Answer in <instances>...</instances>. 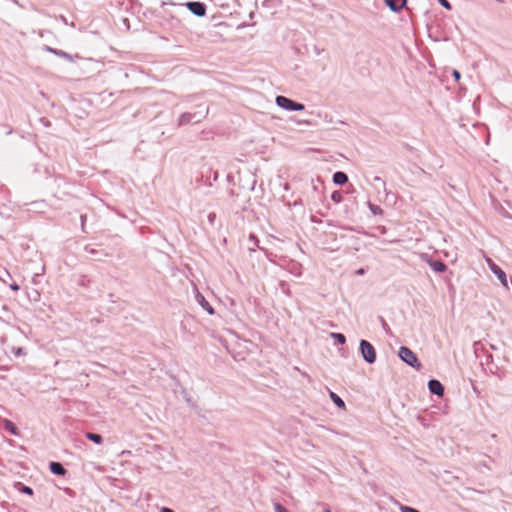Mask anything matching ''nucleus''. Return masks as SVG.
<instances>
[{
    "instance_id": "a878e982",
    "label": "nucleus",
    "mask_w": 512,
    "mask_h": 512,
    "mask_svg": "<svg viewBox=\"0 0 512 512\" xmlns=\"http://www.w3.org/2000/svg\"><path fill=\"white\" fill-rule=\"evenodd\" d=\"M44 271H45V267H44V266H42L41 273H35V274H34V276H33V278H32V281H33V283H34V284H37V278H38L40 275H42V274L44 273Z\"/></svg>"
},
{
    "instance_id": "473e14b6",
    "label": "nucleus",
    "mask_w": 512,
    "mask_h": 512,
    "mask_svg": "<svg viewBox=\"0 0 512 512\" xmlns=\"http://www.w3.org/2000/svg\"><path fill=\"white\" fill-rule=\"evenodd\" d=\"M45 50L50 52V53H53V51H56V48H52V47H49V46H45Z\"/></svg>"
},
{
    "instance_id": "2f4dec72",
    "label": "nucleus",
    "mask_w": 512,
    "mask_h": 512,
    "mask_svg": "<svg viewBox=\"0 0 512 512\" xmlns=\"http://www.w3.org/2000/svg\"><path fill=\"white\" fill-rule=\"evenodd\" d=\"M160 512H174L172 509L168 508V507H162L160 509Z\"/></svg>"
},
{
    "instance_id": "ddd939ff",
    "label": "nucleus",
    "mask_w": 512,
    "mask_h": 512,
    "mask_svg": "<svg viewBox=\"0 0 512 512\" xmlns=\"http://www.w3.org/2000/svg\"><path fill=\"white\" fill-rule=\"evenodd\" d=\"M329 396L332 400V402L338 407V408H341V409H344L345 408V402L343 401V399L337 395L336 393H334L333 391H330L329 393Z\"/></svg>"
},
{
    "instance_id": "c85d7f7f",
    "label": "nucleus",
    "mask_w": 512,
    "mask_h": 512,
    "mask_svg": "<svg viewBox=\"0 0 512 512\" xmlns=\"http://www.w3.org/2000/svg\"><path fill=\"white\" fill-rule=\"evenodd\" d=\"M208 172H209V173H212V170H211V169H208ZM212 178H213V181H214V182H215V181H217V179H218V172H217V171H214V172H213Z\"/></svg>"
},
{
    "instance_id": "39448f33",
    "label": "nucleus",
    "mask_w": 512,
    "mask_h": 512,
    "mask_svg": "<svg viewBox=\"0 0 512 512\" xmlns=\"http://www.w3.org/2000/svg\"><path fill=\"white\" fill-rule=\"evenodd\" d=\"M188 9L196 16L202 17L206 14V6L201 2L191 1L187 4Z\"/></svg>"
},
{
    "instance_id": "2eb2a0df",
    "label": "nucleus",
    "mask_w": 512,
    "mask_h": 512,
    "mask_svg": "<svg viewBox=\"0 0 512 512\" xmlns=\"http://www.w3.org/2000/svg\"><path fill=\"white\" fill-rule=\"evenodd\" d=\"M86 437L95 444H101L103 442L102 436L97 433L87 432Z\"/></svg>"
},
{
    "instance_id": "c9c22d12",
    "label": "nucleus",
    "mask_w": 512,
    "mask_h": 512,
    "mask_svg": "<svg viewBox=\"0 0 512 512\" xmlns=\"http://www.w3.org/2000/svg\"><path fill=\"white\" fill-rule=\"evenodd\" d=\"M323 512H332L331 509L329 507H325Z\"/></svg>"
},
{
    "instance_id": "1a4fd4ad",
    "label": "nucleus",
    "mask_w": 512,
    "mask_h": 512,
    "mask_svg": "<svg viewBox=\"0 0 512 512\" xmlns=\"http://www.w3.org/2000/svg\"><path fill=\"white\" fill-rule=\"evenodd\" d=\"M385 3L392 11L398 12L405 6L406 0H385Z\"/></svg>"
},
{
    "instance_id": "58836bf2",
    "label": "nucleus",
    "mask_w": 512,
    "mask_h": 512,
    "mask_svg": "<svg viewBox=\"0 0 512 512\" xmlns=\"http://www.w3.org/2000/svg\"><path fill=\"white\" fill-rule=\"evenodd\" d=\"M511 285H512V277H511Z\"/></svg>"
},
{
    "instance_id": "393cba45",
    "label": "nucleus",
    "mask_w": 512,
    "mask_h": 512,
    "mask_svg": "<svg viewBox=\"0 0 512 512\" xmlns=\"http://www.w3.org/2000/svg\"><path fill=\"white\" fill-rule=\"evenodd\" d=\"M441 6H443L447 10H451L452 6L448 0H438Z\"/></svg>"
},
{
    "instance_id": "f3484780",
    "label": "nucleus",
    "mask_w": 512,
    "mask_h": 512,
    "mask_svg": "<svg viewBox=\"0 0 512 512\" xmlns=\"http://www.w3.org/2000/svg\"><path fill=\"white\" fill-rule=\"evenodd\" d=\"M368 208L370 212L375 216L383 214V209L380 206L375 205L371 202H368Z\"/></svg>"
},
{
    "instance_id": "9b49d317",
    "label": "nucleus",
    "mask_w": 512,
    "mask_h": 512,
    "mask_svg": "<svg viewBox=\"0 0 512 512\" xmlns=\"http://www.w3.org/2000/svg\"><path fill=\"white\" fill-rule=\"evenodd\" d=\"M194 117H195L194 114H192L190 112H185V113L180 115V117L178 119V124L180 126H182V125H187V124L194 123Z\"/></svg>"
},
{
    "instance_id": "4c0bfd02",
    "label": "nucleus",
    "mask_w": 512,
    "mask_h": 512,
    "mask_svg": "<svg viewBox=\"0 0 512 512\" xmlns=\"http://www.w3.org/2000/svg\"><path fill=\"white\" fill-rule=\"evenodd\" d=\"M496 1L499 2V3H504L505 2V0H496Z\"/></svg>"
},
{
    "instance_id": "5701e85b",
    "label": "nucleus",
    "mask_w": 512,
    "mask_h": 512,
    "mask_svg": "<svg viewBox=\"0 0 512 512\" xmlns=\"http://www.w3.org/2000/svg\"><path fill=\"white\" fill-rule=\"evenodd\" d=\"M400 511L401 512H420L419 510L413 508V507H410V506H405V505H401L400 506Z\"/></svg>"
},
{
    "instance_id": "412c9836",
    "label": "nucleus",
    "mask_w": 512,
    "mask_h": 512,
    "mask_svg": "<svg viewBox=\"0 0 512 512\" xmlns=\"http://www.w3.org/2000/svg\"><path fill=\"white\" fill-rule=\"evenodd\" d=\"M5 426H6V428H7L11 433H13V434H17V432H16V431H17V428L15 427V425H14L11 421L6 420V421H5Z\"/></svg>"
},
{
    "instance_id": "cd10ccee",
    "label": "nucleus",
    "mask_w": 512,
    "mask_h": 512,
    "mask_svg": "<svg viewBox=\"0 0 512 512\" xmlns=\"http://www.w3.org/2000/svg\"><path fill=\"white\" fill-rule=\"evenodd\" d=\"M14 353H15V355H17V356H20V355H24V354H25L24 349H23V348H21V347L14 349Z\"/></svg>"
},
{
    "instance_id": "e433bc0d",
    "label": "nucleus",
    "mask_w": 512,
    "mask_h": 512,
    "mask_svg": "<svg viewBox=\"0 0 512 512\" xmlns=\"http://www.w3.org/2000/svg\"><path fill=\"white\" fill-rule=\"evenodd\" d=\"M214 217H215V214H210V215H209V219H210V221H212Z\"/></svg>"
},
{
    "instance_id": "a211bd4d",
    "label": "nucleus",
    "mask_w": 512,
    "mask_h": 512,
    "mask_svg": "<svg viewBox=\"0 0 512 512\" xmlns=\"http://www.w3.org/2000/svg\"><path fill=\"white\" fill-rule=\"evenodd\" d=\"M53 54L58 56V57H61V58H64L70 62L73 61V56L68 54L67 52L63 51V50H59V49H56V51H53Z\"/></svg>"
},
{
    "instance_id": "9d476101",
    "label": "nucleus",
    "mask_w": 512,
    "mask_h": 512,
    "mask_svg": "<svg viewBox=\"0 0 512 512\" xmlns=\"http://www.w3.org/2000/svg\"><path fill=\"white\" fill-rule=\"evenodd\" d=\"M348 181V176L342 171H337L333 174V182L336 185H344Z\"/></svg>"
},
{
    "instance_id": "f704fd0d",
    "label": "nucleus",
    "mask_w": 512,
    "mask_h": 512,
    "mask_svg": "<svg viewBox=\"0 0 512 512\" xmlns=\"http://www.w3.org/2000/svg\"><path fill=\"white\" fill-rule=\"evenodd\" d=\"M85 218H86V216H85V215H82V216H81V221H82V227L84 226V221H85Z\"/></svg>"
},
{
    "instance_id": "f03ea898",
    "label": "nucleus",
    "mask_w": 512,
    "mask_h": 512,
    "mask_svg": "<svg viewBox=\"0 0 512 512\" xmlns=\"http://www.w3.org/2000/svg\"><path fill=\"white\" fill-rule=\"evenodd\" d=\"M275 102L278 107L287 111H303L305 109L302 103L295 102L282 95L277 96Z\"/></svg>"
},
{
    "instance_id": "f257e3e1",
    "label": "nucleus",
    "mask_w": 512,
    "mask_h": 512,
    "mask_svg": "<svg viewBox=\"0 0 512 512\" xmlns=\"http://www.w3.org/2000/svg\"><path fill=\"white\" fill-rule=\"evenodd\" d=\"M399 358L408 366L420 370L422 365L419 362L416 354L408 347L401 346L398 351Z\"/></svg>"
},
{
    "instance_id": "4be33fe9",
    "label": "nucleus",
    "mask_w": 512,
    "mask_h": 512,
    "mask_svg": "<svg viewBox=\"0 0 512 512\" xmlns=\"http://www.w3.org/2000/svg\"><path fill=\"white\" fill-rule=\"evenodd\" d=\"M20 491L27 495H33V489L23 484L21 485Z\"/></svg>"
},
{
    "instance_id": "bb28decb",
    "label": "nucleus",
    "mask_w": 512,
    "mask_h": 512,
    "mask_svg": "<svg viewBox=\"0 0 512 512\" xmlns=\"http://www.w3.org/2000/svg\"><path fill=\"white\" fill-rule=\"evenodd\" d=\"M452 76L454 77L455 81H457V82H458V81L460 80V78H461V74H460V72H459L458 70H456V69H453V71H452Z\"/></svg>"
},
{
    "instance_id": "6e6552de",
    "label": "nucleus",
    "mask_w": 512,
    "mask_h": 512,
    "mask_svg": "<svg viewBox=\"0 0 512 512\" xmlns=\"http://www.w3.org/2000/svg\"><path fill=\"white\" fill-rule=\"evenodd\" d=\"M49 469L53 474L58 476H65L67 474V470L60 462H50Z\"/></svg>"
},
{
    "instance_id": "7ed1b4c3",
    "label": "nucleus",
    "mask_w": 512,
    "mask_h": 512,
    "mask_svg": "<svg viewBox=\"0 0 512 512\" xmlns=\"http://www.w3.org/2000/svg\"><path fill=\"white\" fill-rule=\"evenodd\" d=\"M359 348L363 359L367 363L373 364L376 361V350L369 341L361 340Z\"/></svg>"
},
{
    "instance_id": "0eeeda50",
    "label": "nucleus",
    "mask_w": 512,
    "mask_h": 512,
    "mask_svg": "<svg viewBox=\"0 0 512 512\" xmlns=\"http://www.w3.org/2000/svg\"><path fill=\"white\" fill-rule=\"evenodd\" d=\"M195 298H196L197 303L204 310H206L208 312V314L213 315L215 313V310L213 309V307L209 304V302L205 299V297L199 291H197Z\"/></svg>"
},
{
    "instance_id": "b1692460",
    "label": "nucleus",
    "mask_w": 512,
    "mask_h": 512,
    "mask_svg": "<svg viewBox=\"0 0 512 512\" xmlns=\"http://www.w3.org/2000/svg\"><path fill=\"white\" fill-rule=\"evenodd\" d=\"M274 509H275V512H288V510L280 503H275Z\"/></svg>"
},
{
    "instance_id": "c756f323",
    "label": "nucleus",
    "mask_w": 512,
    "mask_h": 512,
    "mask_svg": "<svg viewBox=\"0 0 512 512\" xmlns=\"http://www.w3.org/2000/svg\"><path fill=\"white\" fill-rule=\"evenodd\" d=\"M374 181L380 182L383 186H385V181L379 176H375Z\"/></svg>"
},
{
    "instance_id": "6ab92c4d",
    "label": "nucleus",
    "mask_w": 512,
    "mask_h": 512,
    "mask_svg": "<svg viewBox=\"0 0 512 512\" xmlns=\"http://www.w3.org/2000/svg\"><path fill=\"white\" fill-rule=\"evenodd\" d=\"M331 337L334 338L339 344H345L346 337L342 333H331Z\"/></svg>"
},
{
    "instance_id": "20e7f679",
    "label": "nucleus",
    "mask_w": 512,
    "mask_h": 512,
    "mask_svg": "<svg viewBox=\"0 0 512 512\" xmlns=\"http://www.w3.org/2000/svg\"><path fill=\"white\" fill-rule=\"evenodd\" d=\"M488 263H489V267H490L491 271L493 272V274L497 277V279L500 281V283L506 289H508L509 286H508V281H507L506 273L498 265H496L494 262H492L491 260H489Z\"/></svg>"
},
{
    "instance_id": "7c9ffc66",
    "label": "nucleus",
    "mask_w": 512,
    "mask_h": 512,
    "mask_svg": "<svg viewBox=\"0 0 512 512\" xmlns=\"http://www.w3.org/2000/svg\"><path fill=\"white\" fill-rule=\"evenodd\" d=\"M10 288L13 290V291H18L20 289L19 285L16 284V283H13L10 285Z\"/></svg>"
},
{
    "instance_id": "72a5a7b5",
    "label": "nucleus",
    "mask_w": 512,
    "mask_h": 512,
    "mask_svg": "<svg viewBox=\"0 0 512 512\" xmlns=\"http://www.w3.org/2000/svg\"><path fill=\"white\" fill-rule=\"evenodd\" d=\"M358 275H363L365 273V270L363 268H360L356 271Z\"/></svg>"
},
{
    "instance_id": "f8f14e48",
    "label": "nucleus",
    "mask_w": 512,
    "mask_h": 512,
    "mask_svg": "<svg viewBox=\"0 0 512 512\" xmlns=\"http://www.w3.org/2000/svg\"><path fill=\"white\" fill-rule=\"evenodd\" d=\"M429 266L435 272H444L446 270V265L441 260H429Z\"/></svg>"
},
{
    "instance_id": "4468645a",
    "label": "nucleus",
    "mask_w": 512,
    "mask_h": 512,
    "mask_svg": "<svg viewBox=\"0 0 512 512\" xmlns=\"http://www.w3.org/2000/svg\"><path fill=\"white\" fill-rule=\"evenodd\" d=\"M195 115L194 117V123H199L201 122L208 114V108H202L200 111L198 112H194L193 113Z\"/></svg>"
},
{
    "instance_id": "aec40b11",
    "label": "nucleus",
    "mask_w": 512,
    "mask_h": 512,
    "mask_svg": "<svg viewBox=\"0 0 512 512\" xmlns=\"http://www.w3.org/2000/svg\"><path fill=\"white\" fill-rule=\"evenodd\" d=\"M331 200L335 203H340L343 200L342 193L340 191H334L331 194Z\"/></svg>"
},
{
    "instance_id": "dca6fc26",
    "label": "nucleus",
    "mask_w": 512,
    "mask_h": 512,
    "mask_svg": "<svg viewBox=\"0 0 512 512\" xmlns=\"http://www.w3.org/2000/svg\"><path fill=\"white\" fill-rule=\"evenodd\" d=\"M84 250H85L86 252H88L89 254H92V255H95V256H100V257H106V256H108V254H107L106 252H104V251H98V250H96L95 248H93V247H91V246H89V245H86V246L84 247Z\"/></svg>"
},
{
    "instance_id": "423d86ee",
    "label": "nucleus",
    "mask_w": 512,
    "mask_h": 512,
    "mask_svg": "<svg viewBox=\"0 0 512 512\" xmlns=\"http://www.w3.org/2000/svg\"><path fill=\"white\" fill-rule=\"evenodd\" d=\"M428 389L432 394L439 397L443 396L444 394V386L437 379H431L428 381Z\"/></svg>"
}]
</instances>
